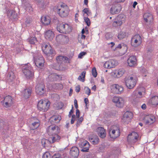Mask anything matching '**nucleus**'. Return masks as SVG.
Listing matches in <instances>:
<instances>
[{
	"label": "nucleus",
	"instance_id": "4c0bfd02",
	"mask_svg": "<svg viewBox=\"0 0 158 158\" xmlns=\"http://www.w3.org/2000/svg\"><path fill=\"white\" fill-rule=\"evenodd\" d=\"M53 87L56 89H63V85L60 83H56L53 85Z\"/></svg>",
	"mask_w": 158,
	"mask_h": 158
},
{
	"label": "nucleus",
	"instance_id": "3c124183",
	"mask_svg": "<svg viewBox=\"0 0 158 158\" xmlns=\"http://www.w3.org/2000/svg\"><path fill=\"white\" fill-rule=\"evenodd\" d=\"M94 152H90L86 155L87 158H92L94 156Z\"/></svg>",
	"mask_w": 158,
	"mask_h": 158
},
{
	"label": "nucleus",
	"instance_id": "79ce46f5",
	"mask_svg": "<svg viewBox=\"0 0 158 158\" xmlns=\"http://www.w3.org/2000/svg\"><path fill=\"white\" fill-rule=\"evenodd\" d=\"M83 120V118L82 116L80 117V118L77 119V120L76 124L77 127L80 126Z\"/></svg>",
	"mask_w": 158,
	"mask_h": 158
},
{
	"label": "nucleus",
	"instance_id": "20e7f679",
	"mask_svg": "<svg viewBox=\"0 0 158 158\" xmlns=\"http://www.w3.org/2000/svg\"><path fill=\"white\" fill-rule=\"evenodd\" d=\"M49 106V101L40 100L38 103L37 108L39 110L45 112L48 110Z\"/></svg>",
	"mask_w": 158,
	"mask_h": 158
},
{
	"label": "nucleus",
	"instance_id": "49530a36",
	"mask_svg": "<svg viewBox=\"0 0 158 158\" xmlns=\"http://www.w3.org/2000/svg\"><path fill=\"white\" fill-rule=\"evenodd\" d=\"M122 120L123 122L128 123L131 120L129 118H127V117H126L123 115L122 118Z\"/></svg>",
	"mask_w": 158,
	"mask_h": 158
},
{
	"label": "nucleus",
	"instance_id": "423d86ee",
	"mask_svg": "<svg viewBox=\"0 0 158 158\" xmlns=\"http://www.w3.org/2000/svg\"><path fill=\"white\" fill-rule=\"evenodd\" d=\"M35 92L39 95L44 94L46 91L45 85L42 83H38L35 87Z\"/></svg>",
	"mask_w": 158,
	"mask_h": 158
},
{
	"label": "nucleus",
	"instance_id": "603ef678",
	"mask_svg": "<svg viewBox=\"0 0 158 158\" xmlns=\"http://www.w3.org/2000/svg\"><path fill=\"white\" fill-rule=\"evenodd\" d=\"M31 18L30 17L27 18L25 22V23L26 25H29L31 22Z\"/></svg>",
	"mask_w": 158,
	"mask_h": 158
},
{
	"label": "nucleus",
	"instance_id": "13d9d810",
	"mask_svg": "<svg viewBox=\"0 0 158 158\" xmlns=\"http://www.w3.org/2000/svg\"><path fill=\"white\" fill-rule=\"evenodd\" d=\"M52 158H62L60 154L59 153L56 154L52 156Z\"/></svg>",
	"mask_w": 158,
	"mask_h": 158
},
{
	"label": "nucleus",
	"instance_id": "de8ad7c7",
	"mask_svg": "<svg viewBox=\"0 0 158 158\" xmlns=\"http://www.w3.org/2000/svg\"><path fill=\"white\" fill-rule=\"evenodd\" d=\"M105 38L107 40L110 39L112 38L113 36L112 34L110 32L107 33L105 35Z\"/></svg>",
	"mask_w": 158,
	"mask_h": 158
},
{
	"label": "nucleus",
	"instance_id": "f03ea898",
	"mask_svg": "<svg viewBox=\"0 0 158 158\" xmlns=\"http://www.w3.org/2000/svg\"><path fill=\"white\" fill-rule=\"evenodd\" d=\"M56 9V11L61 17H65L68 15L69 10L67 5H61Z\"/></svg>",
	"mask_w": 158,
	"mask_h": 158
},
{
	"label": "nucleus",
	"instance_id": "dca6fc26",
	"mask_svg": "<svg viewBox=\"0 0 158 158\" xmlns=\"http://www.w3.org/2000/svg\"><path fill=\"white\" fill-rule=\"evenodd\" d=\"M22 5L24 9L30 12L33 11V8L28 0H22Z\"/></svg>",
	"mask_w": 158,
	"mask_h": 158
},
{
	"label": "nucleus",
	"instance_id": "69168bd1",
	"mask_svg": "<svg viewBox=\"0 0 158 158\" xmlns=\"http://www.w3.org/2000/svg\"><path fill=\"white\" fill-rule=\"evenodd\" d=\"M51 118L49 119V122L50 123V124H51V125H56V124L57 123L55 121H54V120H53V121H51Z\"/></svg>",
	"mask_w": 158,
	"mask_h": 158
},
{
	"label": "nucleus",
	"instance_id": "473e14b6",
	"mask_svg": "<svg viewBox=\"0 0 158 158\" xmlns=\"http://www.w3.org/2000/svg\"><path fill=\"white\" fill-rule=\"evenodd\" d=\"M27 40L31 44H34L37 42L36 38L35 37H31L29 38Z\"/></svg>",
	"mask_w": 158,
	"mask_h": 158
},
{
	"label": "nucleus",
	"instance_id": "052dcab7",
	"mask_svg": "<svg viewBox=\"0 0 158 158\" xmlns=\"http://www.w3.org/2000/svg\"><path fill=\"white\" fill-rule=\"evenodd\" d=\"M48 141H49L48 139V140H46L45 139H43L42 140V144L44 145V146H45V145L46 144V142H48Z\"/></svg>",
	"mask_w": 158,
	"mask_h": 158
},
{
	"label": "nucleus",
	"instance_id": "0e129e2a",
	"mask_svg": "<svg viewBox=\"0 0 158 158\" xmlns=\"http://www.w3.org/2000/svg\"><path fill=\"white\" fill-rule=\"evenodd\" d=\"M80 85H78L75 87V90L77 93H78L80 92Z\"/></svg>",
	"mask_w": 158,
	"mask_h": 158
},
{
	"label": "nucleus",
	"instance_id": "1a4fd4ad",
	"mask_svg": "<svg viewBox=\"0 0 158 158\" xmlns=\"http://www.w3.org/2000/svg\"><path fill=\"white\" fill-rule=\"evenodd\" d=\"M142 39L140 36L139 35H135L131 39V45L135 47L139 46L141 44Z\"/></svg>",
	"mask_w": 158,
	"mask_h": 158
},
{
	"label": "nucleus",
	"instance_id": "6e6d98bb",
	"mask_svg": "<svg viewBox=\"0 0 158 158\" xmlns=\"http://www.w3.org/2000/svg\"><path fill=\"white\" fill-rule=\"evenodd\" d=\"M86 54V52H81L79 54L78 56V57L80 58H82L83 56Z\"/></svg>",
	"mask_w": 158,
	"mask_h": 158
},
{
	"label": "nucleus",
	"instance_id": "f8f14e48",
	"mask_svg": "<svg viewBox=\"0 0 158 158\" xmlns=\"http://www.w3.org/2000/svg\"><path fill=\"white\" fill-rule=\"evenodd\" d=\"M124 15H119L115 19L113 22L112 25L114 27H117L121 26L123 23L122 19H124Z\"/></svg>",
	"mask_w": 158,
	"mask_h": 158
},
{
	"label": "nucleus",
	"instance_id": "7c9ffc66",
	"mask_svg": "<svg viewBox=\"0 0 158 158\" xmlns=\"http://www.w3.org/2000/svg\"><path fill=\"white\" fill-rule=\"evenodd\" d=\"M79 146L81 148L84 149L86 148H89L90 144L87 141L85 140L79 144Z\"/></svg>",
	"mask_w": 158,
	"mask_h": 158
},
{
	"label": "nucleus",
	"instance_id": "09e8293b",
	"mask_svg": "<svg viewBox=\"0 0 158 158\" xmlns=\"http://www.w3.org/2000/svg\"><path fill=\"white\" fill-rule=\"evenodd\" d=\"M92 75L94 77H97V73L95 67H94L92 68Z\"/></svg>",
	"mask_w": 158,
	"mask_h": 158
},
{
	"label": "nucleus",
	"instance_id": "f704fd0d",
	"mask_svg": "<svg viewBox=\"0 0 158 158\" xmlns=\"http://www.w3.org/2000/svg\"><path fill=\"white\" fill-rule=\"evenodd\" d=\"M32 69V68L31 67L30 64L29 63L24 64L22 68L23 72L24 71V70H27L28 69Z\"/></svg>",
	"mask_w": 158,
	"mask_h": 158
},
{
	"label": "nucleus",
	"instance_id": "e2e57ef3",
	"mask_svg": "<svg viewBox=\"0 0 158 158\" xmlns=\"http://www.w3.org/2000/svg\"><path fill=\"white\" fill-rule=\"evenodd\" d=\"M133 133L134 134V136H135L134 139L137 140L139 137L138 134L135 132H133Z\"/></svg>",
	"mask_w": 158,
	"mask_h": 158
},
{
	"label": "nucleus",
	"instance_id": "5701e85b",
	"mask_svg": "<svg viewBox=\"0 0 158 158\" xmlns=\"http://www.w3.org/2000/svg\"><path fill=\"white\" fill-rule=\"evenodd\" d=\"M54 37V34L52 31L48 30L46 31L45 34V37L49 40H52Z\"/></svg>",
	"mask_w": 158,
	"mask_h": 158
},
{
	"label": "nucleus",
	"instance_id": "f3484780",
	"mask_svg": "<svg viewBox=\"0 0 158 158\" xmlns=\"http://www.w3.org/2000/svg\"><path fill=\"white\" fill-rule=\"evenodd\" d=\"M48 48H46V49H43V52L47 56H53L56 54V52L52 48L49 46Z\"/></svg>",
	"mask_w": 158,
	"mask_h": 158
},
{
	"label": "nucleus",
	"instance_id": "864d4df0",
	"mask_svg": "<svg viewBox=\"0 0 158 158\" xmlns=\"http://www.w3.org/2000/svg\"><path fill=\"white\" fill-rule=\"evenodd\" d=\"M89 8H84L83 10H82V12L83 13V15H84L85 14H89V12L90 11L89 10Z\"/></svg>",
	"mask_w": 158,
	"mask_h": 158
},
{
	"label": "nucleus",
	"instance_id": "a878e982",
	"mask_svg": "<svg viewBox=\"0 0 158 158\" xmlns=\"http://www.w3.org/2000/svg\"><path fill=\"white\" fill-rule=\"evenodd\" d=\"M32 70V69H28L27 70H24L23 72L27 79H31L33 77V75Z\"/></svg>",
	"mask_w": 158,
	"mask_h": 158
},
{
	"label": "nucleus",
	"instance_id": "9d476101",
	"mask_svg": "<svg viewBox=\"0 0 158 158\" xmlns=\"http://www.w3.org/2000/svg\"><path fill=\"white\" fill-rule=\"evenodd\" d=\"M113 128L114 129L111 132L110 131L109 135L110 138L115 139L120 136V129L118 125L114 126Z\"/></svg>",
	"mask_w": 158,
	"mask_h": 158
},
{
	"label": "nucleus",
	"instance_id": "c9c22d12",
	"mask_svg": "<svg viewBox=\"0 0 158 158\" xmlns=\"http://www.w3.org/2000/svg\"><path fill=\"white\" fill-rule=\"evenodd\" d=\"M61 117L56 116H53L51 118V121H53L54 120L57 123H59Z\"/></svg>",
	"mask_w": 158,
	"mask_h": 158
},
{
	"label": "nucleus",
	"instance_id": "412c9836",
	"mask_svg": "<svg viewBox=\"0 0 158 158\" xmlns=\"http://www.w3.org/2000/svg\"><path fill=\"white\" fill-rule=\"evenodd\" d=\"M44 61L43 57H40L36 58L35 60V64L36 66L39 68H41L44 65Z\"/></svg>",
	"mask_w": 158,
	"mask_h": 158
},
{
	"label": "nucleus",
	"instance_id": "a19ab883",
	"mask_svg": "<svg viewBox=\"0 0 158 158\" xmlns=\"http://www.w3.org/2000/svg\"><path fill=\"white\" fill-rule=\"evenodd\" d=\"M35 1H36L38 4L39 5V7L40 8H42V9L44 8V4L43 2H42V0H35Z\"/></svg>",
	"mask_w": 158,
	"mask_h": 158
},
{
	"label": "nucleus",
	"instance_id": "58836bf2",
	"mask_svg": "<svg viewBox=\"0 0 158 158\" xmlns=\"http://www.w3.org/2000/svg\"><path fill=\"white\" fill-rule=\"evenodd\" d=\"M126 36V33L123 32H120L118 35V38L119 40H121L125 37Z\"/></svg>",
	"mask_w": 158,
	"mask_h": 158
},
{
	"label": "nucleus",
	"instance_id": "0eeeda50",
	"mask_svg": "<svg viewBox=\"0 0 158 158\" xmlns=\"http://www.w3.org/2000/svg\"><path fill=\"white\" fill-rule=\"evenodd\" d=\"M3 105L6 108L11 106L13 104V98L9 96H7L4 97V100L1 101Z\"/></svg>",
	"mask_w": 158,
	"mask_h": 158
},
{
	"label": "nucleus",
	"instance_id": "a18cd8bd",
	"mask_svg": "<svg viewBox=\"0 0 158 158\" xmlns=\"http://www.w3.org/2000/svg\"><path fill=\"white\" fill-rule=\"evenodd\" d=\"M84 19L87 26L88 27L91 24V22L89 19L87 17H84Z\"/></svg>",
	"mask_w": 158,
	"mask_h": 158
},
{
	"label": "nucleus",
	"instance_id": "4d7b16f0",
	"mask_svg": "<svg viewBox=\"0 0 158 158\" xmlns=\"http://www.w3.org/2000/svg\"><path fill=\"white\" fill-rule=\"evenodd\" d=\"M103 66L105 68L110 69V64L108 61H107L104 63Z\"/></svg>",
	"mask_w": 158,
	"mask_h": 158
},
{
	"label": "nucleus",
	"instance_id": "2f4dec72",
	"mask_svg": "<svg viewBox=\"0 0 158 158\" xmlns=\"http://www.w3.org/2000/svg\"><path fill=\"white\" fill-rule=\"evenodd\" d=\"M49 129H51L52 131H55L56 133H60V128L58 126L56 125H50L48 127Z\"/></svg>",
	"mask_w": 158,
	"mask_h": 158
},
{
	"label": "nucleus",
	"instance_id": "6ab92c4d",
	"mask_svg": "<svg viewBox=\"0 0 158 158\" xmlns=\"http://www.w3.org/2000/svg\"><path fill=\"white\" fill-rule=\"evenodd\" d=\"M98 135L102 139L104 138L106 135L105 130L102 127H98L97 129Z\"/></svg>",
	"mask_w": 158,
	"mask_h": 158
},
{
	"label": "nucleus",
	"instance_id": "9b49d317",
	"mask_svg": "<svg viewBox=\"0 0 158 158\" xmlns=\"http://www.w3.org/2000/svg\"><path fill=\"white\" fill-rule=\"evenodd\" d=\"M112 92L115 94H120L123 91V88L121 85L114 84L111 86Z\"/></svg>",
	"mask_w": 158,
	"mask_h": 158
},
{
	"label": "nucleus",
	"instance_id": "4468645a",
	"mask_svg": "<svg viewBox=\"0 0 158 158\" xmlns=\"http://www.w3.org/2000/svg\"><path fill=\"white\" fill-rule=\"evenodd\" d=\"M31 120L32 123L30 126V129L31 130L36 129L40 125L39 120L35 117L31 118Z\"/></svg>",
	"mask_w": 158,
	"mask_h": 158
},
{
	"label": "nucleus",
	"instance_id": "39448f33",
	"mask_svg": "<svg viewBox=\"0 0 158 158\" xmlns=\"http://www.w3.org/2000/svg\"><path fill=\"white\" fill-rule=\"evenodd\" d=\"M112 102L115 106L118 108L123 107L124 104V100L123 98L119 97H114L112 99Z\"/></svg>",
	"mask_w": 158,
	"mask_h": 158
},
{
	"label": "nucleus",
	"instance_id": "bb28decb",
	"mask_svg": "<svg viewBox=\"0 0 158 158\" xmlns=\"http://www.w3.org/2000/svg\"><path fill=\"white\" fill-rule=\"evenodd\" d=\"M148 103L153 106H156L158 105V97L156 96L153 97L150 99Z\"/></svg>",
	"mask_w": 158,
	"mask_h": 158
},
{
	"label": "nucleus",
	"instance_id": "4be33fe9",
	"mask_svg": "<svg viewBox=\"0 0 158 158\" xmlns=\"http://www.w3.org/2000/svg\"><path fill=\"white\" fill-rule=\"evenodd\" d=\"M31 92V88L29 87L24 90L22 93V95L25 98L27 99L29 98Z\"/></svg>",
	"mask_w": 158,
	"mask_h": 158
},
{
	"label": "nucleus",
	"instance_id": "aec40b11",
	"mask_svg": "<svg viewBox=\"0 0 158 158\" xmlns=\"http://www.w3.org/2000/svg\"><path fill=\"white\" fill-rule=\"evenodd\" d=\"M137 63V60L135 56H132L129 57L127 60L128 65L130 67L134 66Z\"/></svg>",
	"mask_w": 158,
	"mask_h": 158
},
{
	"label": "nucleus",
	"instance_id": "a211bd4d",
	"mask_svg": "<svg viewBox=\"0 0 158 158\" xmlns=\"http://www.w3.org/2000/svg\"><path fill=\"white\" fill-rule=\"evenodd\" d=\"M154 117L149 115L145 116L143 119V121L147 125H150L154 122Z\"/></svg>",
	"mask_w": 158,
	"mask_h": 158
},
{
	"label": "nucleus",
	"instance_id": "338daca9",
	"mask_svg": "<svg viewBox=\"0 0 158 158\" xmlns=\"http://www.w3.org/2000/svg\"><path fill=\"white\" fill-rule=\"evenodd\" d=\"M78 80L81 81L82 82H84L85 81V78H83V77L81 76V75H80L78 78Z\"/></svg>",
	"mask_w": 158,
	"mask_h": 158
},
{
	"label": "nucleus",
	"instance_id": "393cba45",
	"mask_svg": "<svg viewBox=\"0 0 158 158\" xmlns=\"http://www.w3.org/2000/svg\"><path fill=\"white\" fill-rule=\"evenodd\" d=\"M89 140L90 142L94 145L98 144L99 142V139L97 135L89 137Z\"/></svg>",
	"mask_w": 158,
	"mask_h": 158
},
{
	"label": "nucleus",
	"instance_id": "37998d69",
	"mask_svg": "<svg viewBox=\"0 0 158 158\" xmlns=\"http://www.w3.org/2000/svg\"><path fill=\"white\" fill-rule=\"evenodd\" d=\"M63 60V56H59L56 58V60L59 64H61L62 63Z\"/></svg>",
	"mask_w": 158,
	"mask_h": 158
},
{
	"label": "nucleus",
	"instance_id": "c756f323",
	"mask_svg": "<svg viewBox=\"0 0 158 158\" xmlns=\"http://www.w3.org/2000/svg\"><path fill=\"white\" fill-rule=\"evenodd\" d=\"M125 72V70L123 69H120L115 71L114 74L117 77H119L123 75Z\"/></svg>",
	"mask_w": 158,
	"mask_h": 158
},
{
	"label": "nucleus",
	"instance_id": "e433bc0d",
	"mask_svg": "<svg viewBox=\"0 0 158 158\" xmlns=\"http://www.w3.org/2000/svg\"><path fill=\"white\" fill-rule=\"evenodd\" d=\"M108 62L110 64V69L114 67L117 64L116 61L114 60H110L108 61Z\"/></svg>",
	"mask_w": 158,
	"mask_h": 158
},
{
	"label": "nucleus",
	"instance_id": "774afa93",
	"mask_svg": "<svg viewBox=\"0 0 158 158\" xmlns=\"http://www.w3.org/2000/svg\"><path fill=\"white\" fill-rule=\"evenodd\" d=\"M74 103L75 108L77 109L78 108V105L77 104V101L76 99L74 100Z\"/></svg>",
	"mask_w": 158,
	"mask_h": 158
},
{
	"label": "nucleus",
	"instance_id": "ddd939ff",
	"mask_svg": "<svg viewBox=\"0 0 158 158\" xmlns=\"http://www.w3.org/2000/svg\"><path fill=\"white\" fill-rule=\"evenodd\" d=\"M79 153V150L76 147H73L70 150L69 156L71 158H77Z\"/></svg>",
	"mask_w": 158,
	"mask_h": 158
},
{
	"label": "nucleus",
	"instance_id": "6e6552de",
	"mask_svg": "<svg viewBox=\"0 0 158 158\" xmlns=\"http://www.w3.org/2000/svg\"><path fill=\"white\" fill-rule=\"evenodd\" d=\"M122 7L121 5L118 3H115L112 5L110 9V13L114 15L118 14L121 10Z\"/></svg>",
	"mask_w": 158,
	"mask_h": 158
},
{
	"label": "nucleus",
	"instance_id": "8fccbe9b",
	"mask_svg": "<svg viewBox=\"0 0 158 158\" xmlns=\"http://www.w3.org/2000/svg\"><path fill=\"white\" fill-rule=\"evenodd\" d=\"M84 89L85 90V93L88 94V96L91 93L90 89L88 87H85L84 88Z\"/></svg>",
	"mask_w": 158,
	"mask_h": 158
},
{
	"label": "nucleus",
	"instance_id": "c85d7f7f",
	"mask_svg": "<svg viewBox=\"0 0 158 158\" xmlns=\"http://www.w3.org/2000/svg\"><path fill=\"white\" fill-rule=\"evenodd\" d=\"M7 15L11 19H17L18 15L13 10H10L7 13Z\"/></svg>",
	"mask_w": 158,
	"mask_h": 158
},
{
	"label": "nucleus",
	"instance_id": "f257e3e1",
	"mask_svg": "<svg viewBox=\"0 0 158 158\" xmlns=\"http://www.w3.org/2000/svg\"><path fill=\"white\" fill-rule=\"evenodd\" d=\"M58 31L60 33L66 34L72 31V27L68 24L62 23L58 24L56 27Z\"/></svg>",
	"mask_w": 158,
	"mask_h": 158
},
{
	"label": "nucleus",
	"instance_id": "72a5a7b5",
	"mask_svg": "<svg viewBox=\"0 0 158 158\" xmlns=\"http://www.w3.org/2000/svg\"><path fill=\"white\" fill-rule=\"evenodd\" d=\"M123 115L126 117H127V118H129L131 120L133 117V114L131 112L127 111L124 113Z\"/></svg>",
	"mask_w": 158,
	"mask_h": 158
},
{
	"label": "nucleus",
	"instance_id": "bf43d9fd",
	"mask_svg": "<svg viewBox=\"0 0 158 158\" xmlns=\"http://www.w3.org/2000/svg\"><path fill=\"white\" fill-rule=\"evenodd\" d=\"M76 118V116L75 114H73L72 116V119L71 121V124H73L74 123V121L75 120V118Z\"/></svg>",
	"mask_w": 158,
	"mask_h": 158
},
{
	"label": "nucleus",
	"instance_id": "c03bdc74",
	"mask_svg": "<svg viewBox=\"0 0 158 158\" xmlns=\"http://www.w3.org/2000/svg\"><path fill=\"white\" fill-rule=\"evenodd\" d=\"M42 158H52V156L48 152H46L42 156Z\"/></svg>",
	"mask_w": 158,
	"mask_h": 158
},
{
	"label": "nucleus",
	"instance_id": "cd10ccee",
	"mask_svg": "<svg viewBox=\"0 0 158 158\" xmlns=\"http://www.w3.org/2000/svg\"><path fill=\"white\" fill-rule=\"evenodd\" d=\"M41 22L43 24L48 25L50 23V20L48 17L43 16L41 18Z\"/></svg>",
	"mask_w": 158,
	"mask_h": 158
},
{
	"label": "nucleus",
	"instance_id": "ea45409f",
	"mask_svg": "<svg viewBox=\"0 0 158 158\" xmlns=\"http://www.w3.org/2000/svg\"><path fill=\"white\" fill-rule=\"evenodd\" d=\"M49 80L51 81H56L57 80L56 76L55 74H52L48 77Z\"/></svg>",
	"mask_w": 158,
	"mask_h": 158
},
{
	"label": "nucleus",
	"instance_id": "5fc2aeb1",
	"mask_svg": "<svg viewBox=\"0 0 158 158\" xmlns=\"http://www.w3.org/2000/svg\"><path fill=\"white\" fill-rule=\"evenodd\" d=\"M5 123L3 120L2 119H0V129L4 127Z\"/></svg>",
	"mask_w": 158,
	"mask_h": 158
},
{
	"label": "nucleus",
	"instance_id": "7ed1b4c3",
	"mask_svg": "<svg viewBox=\"0 0 158 158\" xmlns=\"http://www.w3.org/2000/svg\"><path fill=\"white\" fill-rule=\"evenodd\" d=\"M124 81L126 87L129 89H133L136 84L135 79L132 77H126L124 78Z\"/></svg>",
	"mask_w": 158,
	"mask_h": 158
},
{
	"label": "nucleus",
	"instance_id": "2eb2a0df",
	"mask_svg": "<svg viewBox=\"0 0 158 158\" xmlns=\"http://www.w3.org/2000/svg\"><path fill=\"white\" fill-rule=\"evenodd\" d=\"M57 134L52 135L49 138L48 140L50 143H53L56 142H59L60 141L61 138Z\"/></svg>",
	"mask_w": 158,
	"mask_h": 158
},
{
	"label": "nucleus",
	"instance_id": "680f3d73",
	"mask_svg": "<svg viewBox=\"0 0 158 158\" xmlns=\"http://www.w3.org/2000/svg\"><path fill=\"white\" fill-rule=\"evenodd\" d=\"M73 105H72V109L70 110V111L69 112V114L68 115L69 117V118L71 117V115H72V113H73L74 111H73Z\"/></svg>",
	"mask_w": 158,
	"mask_h": 158
},
{
	"label": "nucleus",
	"instance_id": "b1692460",
	"mask_svg": "<svg viewBox=\"0 0 158 158\" xmlns=\"http://www.w3.org/2000/svg\"><path fill=\"white\" fill-rule=\"evenodd\" d=\"M144 19L146 22H151L153 20V15L149 13H146L143 15Z\"/></svg>",
	"mask_w": 158,
	"mask_h": 158
}]
</instances>
